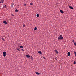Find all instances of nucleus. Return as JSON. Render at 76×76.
Wrapping results in <instances>:
<instances>
[{
  "mask_svg": "<svg viewBox=\"0 0 76 76\" xmlns=\"http://www.w3.org/2000/svg\"><path fill=\"white\" fill-rule=\"evenodd\" d=\"M63 39H64V38L63 37L62 35H60V36L58 38V40H59V39L62 40Z\"/></svg>",
  "mask_w": 76,
  "mask_h": 76,
  "instance_id": "nucleus-1",
  "label": "nucleus"
},
{
  "mask_svg": "<svg viewBox=\"0 0 76 76\" xmlns=\"http://www.w3.org/2000/svg\"><path fill=\"white\" fill-rule=\"evenodd\" d=\"M3 56L4 57H6V52L5 51L3 52Z\"/></svg>",
  "mask_w": 76,
  "mask_h": 76,
  "instance_id": "nucleus-2",
  "label": "nucleus"
},
{
  "mask_svg": "<svg viewBox=\"0 0 76 76\" xmlns=\"http://www.w3.org/2000/svg\"><path fill=\"white\" fill-rule=\"evenodd\" d=\"M14 3H11V7H13V6H14Z\"/></svg>",
  "mask_w": 76,
  "mask_h": 76,
  "instance_id": "nucleus-3",
  "label": "nucleus"
},
{
  "mask_svg": "<svg viewBox=\"0 0 76 76\" xmlns=\"http://www.w3.org/2000/svg\"><path fill=\"white\" fill-rule=\"evenodd\" d=\"M3 23L5 24H7V22H6V21H3Z\"/></svg>",
  "mask_w": 76,
  "mask_h": 76,
  "instance_id": "nucleus-4",
  "label": "nucleus"
},
{
  "mask_svg": "<svg viewBox=\"0 0 76 76\" xmlns=\"http://www.w3.org/2000/svg\"><path fill=\"white\" fill-rule=\"evenodd\" d=\"M3 1H3V0H1V1H0V3H3Z\"/></svg>",
  "mask_w": 76,
  "mask_h": 76,
  "instance_id": "nucleus-5",
  "label": "nucleus"
},
{
  "mask_svg": "<svg viewBox=\"0 0 76 76\" xmlns=\"http://www.w3.org/2000/svg\"><path fill=\"white\" fill-rule=\"evenodd\" d=\"M60 12L62 13V14H63L64 13V12L63 11H62L61 10H60Z\"/></svg>",
  "mask_w": 76,
  "mask_h": 76,
  "instance_id": "nucleus-6",
  "label": "nucleus"
},
{
  "mask_svg": "<svg viewBox=\"0 0 76 76\" xmlns=\"http://www.w3.org/2000/svg\"><path fill=\"white\" fill-rule=\"evenodd\" d=\"M68 56H69L70 55V52H68Z\"/></svg>",
  "mask_w": 76,
  "mask_h": 76,
  "instance_id": "nucleus-7",
  "label": "nucleus"
},
{
  "mask_svg": "<svg viewBox=\"0 0 76 76\" xmlns=\"http://www.w3.org/2000/svg\"><path fill=\"white\" fill-rule=\"evenodd\" d=\"M26 56L28 58H29L30 57V56L28 55H26Z\"/></svg>",
  "mask_w": 76,
  "mask_h": 76,
  "instance_id": "nucleus-8",
  "label": "nucleus"
},
{
  "mask_svg": "<svg viewBox=\"0 0 76 76\" xmlns=\"http://www.w3.org/2000/svg\"><path fill=\"white\" fill-rule=\"evenodd\" d=\"M38 53H40L41 55H42V53L41 51H38Z\"/></svg>",
  "mask_w": 76,
  "mask_h": 76,
  "instance_id": "nucleus-9",
  "label": "nucleus"
},
{
  "mask_svg": "<svg viewBox=\"0 0 76 76\" xmlns=\"http://www.w3.org/2000/svg\"><path fill=\"white\" fill-rule=\"evenodd\" d=\"M36 74L38 75H39L40 74V73H39V72H35Z\"/></svg>",
  "mask_w": 76,
  "mask_h": 76,
  "instance_id": "nucleus-10",
  "label": "nucleus"
},
{
  "mask_svg": "<svg viewBox=\"0 0 76 76\" xmlns=\"http://www.w3.org/2000/svg\"><path fill=\"white\" fill-rule=\"evenodd\" d=\"M55 51L56 52L57 54H58V52L56 50H55Z\"/></svg>",
  "mask_w": 76,
  "mask_h": 76,
  "instance_id": "nucleus-11",
  "label": "nucleus"
},
{
  "mask_svg": "<svg viewBox=\"0 0 76 76\" xmlns=\"http://www.w3.org/2000/svg\"><path fill=\"white\" fill-rule=\"evenodd\" d=\"M69 8L71 9H73V7L72 6H69Z\"/></svg>",
  "mask_w": 76,
  "mask_h": 76,
  "instance_id": "nucleus-12",
  "label": "nucleus"
},
{
  "mask_svg": "<svg viewBox=\"0 0 76 76\" xmlns=\"http://www.w3.org/2000/svg\"><path fill=\"white\" fill-rule=\"evenodd\" d=\"M18 10H17V9H16V10H15V12H18Z\"/></svg>",
  "mask_w": 76,
  "mask_h": 76,
  "instance_id": "nucleus-13",
  "label": "nucleus"
},
{
  "mask_svg": "<svg viewBox=\"0 0 76 76\" xmlns=\"http://www.w3.org/2000/svg\"><path fill=\"white\" fill-rule=\"evenodd\" d=\"M20 48H23V46H20Z\"/></svg>",
  "mask_w": 76,
  "mask_h": 76,
  "instance_id": "nucleus-14",
  "label": "nucleus"
},
{
  "mask_svg": "<svg viewBox=\"0 0 76 76\" xmlns=\"http://www.w3.org/2000/svg\"><path fill=\"white\" fill-rule=\"evenodd\" d=\"M37 29V27H35V28H34V30H36Z\"/></svg>",
  "mask_w": 76,
  "mask_h": 76,
  "instance_id": "nucleus-15",
  "label": "nucleus"
},
{
  "mask_svg": "<svg viewBox=\"0 0 76 76\" xmlns=\"http://www.w3.org/2000/svg\"><path fill=\"white\" fill-rule=\"evenodd\" d=\"M7 7V6H6V5H5L4 6V8H6Z\"/></svg>",
  "mask_w": 76,
  "mask_h": 76,
  "instance_id": "nucleus-16",
  "label": "nucleus"
},
{
  "mask_svg": "<svg viewBox=\"0 0 76 76\" xmlns=\"http://www.w3.org/2000/svg\"><path fill=\"white\" fill-rule=\"evenodd\" d=\"M37 17H39V14H37Z\"/></svg>",
  "mask_w": 76,
  "mask_h": 76,
  "instance_id": "nucleus-17",
  "label": "nucleus"
},
{
  "mask_svg": "<svg viewBox=\"0 0 76 76\" xmlns=\"http://www.w3.org/2000/svg\"><path fill=\"white\" fill-rule=\"evenodd\" d=\"M17 50H18V51L19 52L20 51V50L18 48H17Z\"/></svg>",
  "mask_w": 76,
  "mask_h": 76,
  "instance_id": "nucleus-18",
  "label": "nucleus"
},
{
  "mask_svg": "<svg viewBox=\"0 0 76 76\" xmlns=\"http://www.w3.org/2000/svg\"><path fill=\"white\" fill-rule=\"evenodd\" d=\"M30 5H32L33 4L32 3H31L30 4Z\"/></svg>",
  "mask_w": 76,
  "mask_h": 76,
  "instance_id": "nucleus-19",
  "label": "nucleus"
},
{
  "mask_svg": "<svg viewBox=\"0 0 76 76\" xmlns=\"http://www.w3.org/2000/svg\"><path fill=\"white\" fill-rule=\"evenodd\" d=\"M32 58H33V57H32V56H31V57H30V58H31V59H33Z\"/></svg>",
  "mask_w": 76,
  "mask_h": 76,
  "instance_id": "nucleus-20",
  "label": "nucleus"
},
{
  "mask_svg": "<svg viewBox=\"0 0 76 76\" xmlns=\"http://www.w3.org/2000/svg\"><path fill=\"white\" fill-rule=\"evenodd\" d=\"M76 64V62L75 61H74V64Z\"/></svg>",
  "mask_w": 76,
  "mask_h": 76,
  "instance_id": "nucleus-21",
  "label": "nucleus"
},
{
  "mask_svg": "<svg viewBox=\"0 0 76 76\" xmlns=\"http://www.w3.org/2000/svg\"><path fill=\"white\" fill-rule=\"evenodd\" d=\"M74 54L75 55V56H76V52H74Z\"/></svg>",
  "mask_w": 76,
  "mask_h": 76,
  "instance_id": "nucleus-22",
  "label": "nucleus"
},
{
  "mask_svg": "<svg viewBox=\"0 0 76 76\" xmlns=\"http://www.w3.org/2000/svg\"><path fill=\"white\" fill-rule=\"evenodd\" d=\"M2 39L3 41H5V40L3 38H2Z\"/></svg>",
  "mask_w": 76,
  "mask_h": 76,
  "instance_id": "nucleus-23",
  "label": "nucleus"
},
{
  "mask_svg": "<svg viewBox=\"0 0 76 76\" xmlns=\"http://www.w3.org/2000/svg\"><path fill=\"white\" fill-rule=\"evenodd\" d=\"M74 44L76 46V42H75L74 43Z\"/></svg>",
  "mask_w": 76,
  "mask_h": 76,
  "instance_id": "nucleus-24",
  "label": "nucleus"
},
{
  "mask_svg": "<svg viewBox=\"0 0 76 76\" xmlns=\"http://www.w3.org/2000/svg\"><path fill=\"white\" fill-rule=\"evenodd\" d=\"M43 58H44V59H45V57H44V56H43Z\"/></svg>",
  "mask_w": 76,
  "mask_h": 76,
  "instance_id": "nucleus-25",
  "label": "nucleus"
},
{
  "mask_svg": "<svg viewBox=\"0 0 76 76\" xmlns=\"http://www.w3.org/2000/svg\"><path fill=\"white\" fill-rule=\"evenodd\" d=\"M22 51H24V50H23V48H22Z\"/></svg>",
  "mask_w": 76,
  "mask_h": 76,
  "instance_id": "nucleus-26",
  "label": "nucleus"
},
{
  "mask_svg": "<svg viewBox=\"0 0 76 76\" xmlns=\"http://www.w3.org/2000/svg\"><path fill=\"white\" fill-rule=\"evenodd\" d=\"M24 6H26V4H25V3L24 4Z\"/></svg>",
  "mask_w": 76,
  "mask_h": 76,
  "instance_id": "nucleus-27",
  "label": "nucleus"
},
{
  "mask_svg": "<svg viewBox=\"0 0 76 76\" xmlns=\"http://www.w3.org/2000/svg\"><path fill=\"white\" fill-rule=\"evenodd\" d=\"M72 42H74V40H72Z\"/></svg>",
  "mask_w": 76,
  "mask_h": 76,
  "instance_id": "nucleus-28",
  "label": "nucleus"
},
{
  "mask_svg": "<svg viewBox=\"0 0 76 76\" xmlns=\"http://www.w3.org/2000/svg\"><path fill=\"white\" fill-rule=\"evenodd\" d=\"M23 27H24L25 26V25H23Z\"/></svg>",
  "mask_w": 76,
  "mask_h": 76,
  "instance_id": "nucleus-29",
  "label": "nucleus"
},
{
  "mask_svg": "<svg viewBox=\"0 0 76 76\" xmlns=\"http://www.w3.org/2000/svg\"><path fill=\"white\" fill-rule=\"evenodd\" d=\"M55 59H56V61H57V58H55Z\"/></svg>",
  "mask_w": 76,
  "mask_h": 76,
  "instance_id": "nucleus-30",
  "label": "nucleus"
},
{
  "mask_svg": "<svg viewBox=\"0 0 76 76\" xmlns=\"http://www.w3.org/2000/svg\"><path fill=\"white\" fill-rule=\"evenodd\" d=\"M14 16V15H12V16Z\"/></svg>",
  "mask_w": 76,
  "mask_h": 76,
  "instance_id": "nucleus-31",
  "label": "nucleus"
},
{
  "mask_svg": "<svg viewBox=\"0 0 76 76\" xmlns=\"http://www.w3.org/2000/svg\"><path fill=\"white\" fill-rule=\"evenodd\" d=\"M3 0V1H4V0Z\"/></svg>",
  "mask_w": 76,
  "mask_h": 76,
  "instance_id": "nucleus-32",
  "label": "nucleus"
}]
</instances>
